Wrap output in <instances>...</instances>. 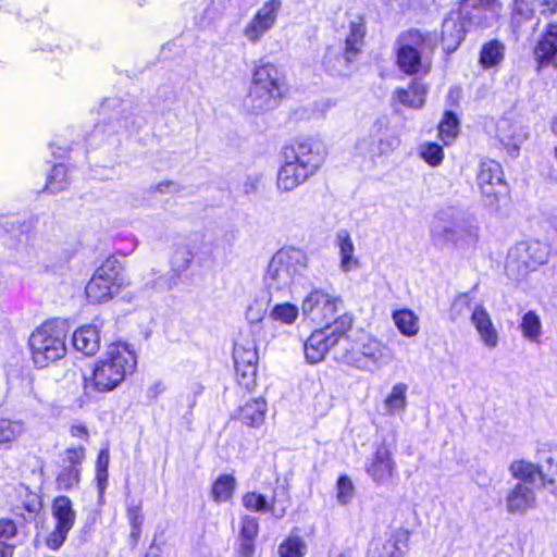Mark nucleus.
Instances as JSON below:
<instances>
[{
  "mask_svg": "<svg viewBox=\"0 0 557 557\" xmlns=\"http://www.w3.org/2000/svg\"><path fill=\"white\" fill-rule=\"evenodd\" d=\"M324 162V151L311 138L295 140L284 149V163L277 172L276 186L288 193L313 176Z\"/></svg>",
  "mask_w": 557,
  "mask_h": 557,
  "instance_id": "obj_1",
  "label": "nucleus"
},
{
  "mask_svg": "<svg viewBox=\"0 0 557 557\" xmlns=\"http://www.w3.org/2000/svg\"><path fill=\"white\" fill-rule=\"evenodd\" d=\"M137 364L136 355L125 343H113L103 356L96 361L91 375L85 377V387L107 393L115 389L134 372Z\"/></svg>",
  "mask_w": 557,
  "mask_h": 557,
  "instance_id": "obj_2",
  "label": "nucleus"
},
{
  "mask_svg": "<svg viewBox=\"0 0 557 557\" xmlns=\"http://www.w3.org/2000/svg\"><path fill=\"white\" fill-rule=\"evenodd\" d=\"M437 46V37L431 33L409 29L398 35L395 41L396 64L407 75L429 72L430 55Z\"/></svg>",
  "mask_w": 557,
  "mask_h": 557,
  "instance_id": "obj_3",
  "label": "nucleus"
},
{
  "mask_svg": "<svg viewBox=\"0 0 557 557\" xmlns=\"http://www.w3.org/2000/svg\"><path fill=\"white\" fill-rule=\"evenodd\" d=\"M285 87L284 75L278 67L264 59L256 62L248 101L256 113L265 112L277 107Z\"/></svg>",
  "mask_w": 557,
  "mask_h": 557,
  "instance_id": "obj_4",
  "label": "nucleus"
},
{
  "mask_svg": "<svg viewBox=\"0 0 557 557\" xmlns=\"http://www.w3.org/2000/svg\"><path fill=\"white\" fill-rule=\"evenodd\" d=\"M308 265L309 257L305 250L293 246L282 247L268 264L264 283L270 290L289 289L305 274Z\"/></svg>",
  "mask_w": 557,
  "mask_h": 557,
  "instance_id": "obj_5",
  "label": "nucleus"
},
{
  "mask_svg": "<svg viewBox=\"0 0 557 557\" xmlns=\"http://www.w3.org/2000/svg\"><path fill=\"white\" fill-rule=\"evenodd\" d=\"M66 334L54 322H47L37 327L29 337L32 358L36 367L46 368L62 359L66 354Z\"/></svg>",
  "mask_w": 557,
  "mask_h": 557,
  "instance_id": "obj_6",
  "label": "nucleus"
},
{
  "mask_svg": "<svg viewBox=\"0 0 557 557\" xmlns=\"http://www.w3.org/2000/svg\"><path fill=\"white\" fill-rule=\"evenodd\" d=\"M431 232L434 239H442L456 245H472L479 238V227L475 220L456 209L441 212Z\"/></svg>",
  "mask_w": 557,
  "mask_h": 557,
  "instance_id": "obj_7",
  "label": "nucleus"
},
{
  "mask_svg": "<svg viewBox=\"0 0 557 557\" xmlns=\"http://www.w3.org/2000/svg\"><path fill=\"white\" fill-rule=\"evenodd\" d=\"M129 284L122 272L120 261L108 257L95 271L92 277L86 285V296L90 302L100 304L112 299L124 287Z\"/></svg>",
  "mask_w": 557,
  "mask_h": 557,
  "instance_id": "obj_8",
  "label": "nucleus"
},
{
  "mask_svg": "<svg viewBox=\"0 0 557 557\" xmlns=\"http://www.w3.org/2000/svg\"><path fill=\"white\" fill-rule=\"evenodd\" d=\"M341 360L348 367L374 373L394 360V351L383 342L369 337L357 347L347 349Z\"/></svg>",
  "mask_w": 557,
  "mask_h": 557,
  "instance_id": "obj_9",
  "label": "nucleus"
},
{
  "mask_svg": "<svg viewBox=\"0 0 557 557\" xmlns=\"http://www.w3.org/2000/svg\"><path fill=\"white\" fill-rule=\"evenodd\" d=\"M400 145V139L394 135L382 121H376L362 134L355 144V153L368 159L373 164L383 161Z\"/></svg>",
  "mask_w": 557,
  "mask_h": 557,
  "instance_id": "obj_10",
  "label": "nucleus"
},
{
  "mask_svg": "<svg viewBox=\"0 0 557 557\" xmlns=\"http://www.w3.org/2000/svg\"><path fill=\"white\" fill-rule=\"evenodd\" d=\"M352 318L341 314L331 325L314 330L304 344L307 362L315 364L324 360L331 348L351 329Z\"/></svg>",
  "mask_w": 557,
  "mask_h": 557,
  "instance_id": "obj_11",
  "label": "nucleus"
},
{
  "mask_svg": "<svg viewBox=\"0 0 557 557\" xmlns=\"http://www.w3.org/2000/svg\"><path fill=\"white\" fill-rule=\"evenodd\" d=\"M549 247L540 240H527L517 244L508 253L506 271L508 275H520L535 270L548 261Z\"/></svg>",
  "mask_w": 557,
  "mask_h": 557,
  "instance_id": "obj_12",
  "label": "nucleus"
},
{
  "mask_svg": "<svg viewBox=\"0 0 557 557\" xmlns=\"http://www.w3.org/2000/svg\"><path fill=\"white\" fill-rule=\"evenodd\" d=\"M342 299L322 288L311 289L302 299L301 313L314 324L327 326L339 315Z\"/></svg>",
  "mask_w": 557,
  "mask_h": 557,
  "instance_id": "obj_13",
  "label": "nucleus"
},
{
  "mask_svg": "<svg viewBox=\"0 0 557 557\" xmlns=\"http://www.w3.org/2000/svg\"><path fill=\"white\" fill-rule=\"evenodd\" d=\"M281 10V0L265 1L243 28V35L248 42L258 44L275 26Z\"/></svg>",
  "mask_w": 557,
  "mask_h": 557,
  "instance_id": "obj_14",
  "label": "nucleus"
},
{
  "mask_svg": "<svg viewBox=\"0 0 557 557\" xmlns=\"http://www.w3.org/2000/svg\"><path fill=\"white\" fill-rule=\"evenodd\" d=\"M235 370L239 380V384L246 388L255 385L257 375L258 351L256 341L238 342L235 344L233 352Z\"/></svg>",
  "mask_w": 557,
  "mask_h": 557,
  "instance_id": "obj_15",
  "label": "nucleus"
},
{
  "mask_svg": "<svg viewBox=\"0 0 557 557\" xmlns=\"http://www.w3.org/2000/svg\"><path fill=\"white\" fill-rule=\"evenodd\" d=\"M476 181L482 195L486 198H497L506 191L502 165L494 160L481 161Z\"/></svg>",
  "mask_w": 557,
  "mask_h": 557,
  "instance_id": "obj_16",
  "label": "nucleus"
},
{
  "mask_svg": "<svg viewBox=\"0 0 557 557\" xmlns=\"http://www.w3.org/2000/svg\"><path fill=\"white\" fill-rule=\"evenodd\" d=\"M496 137L506 152L511 158H516L521 145L528 137V133L519 122L504 117L497 122Z\"/></svg>",
  "mask_w": 557,
  "mask_h": 557,
  "instance_id": "obj_17",
  "label": "nucleus"
},
{
  "mask_svg": "<svg viewBox=\"0 0 557 557\" xmlns=\"http://www.w3.org/2000/svg\"><path fill=\"white\" fill-rule=\"evenodd\" d=\"M534 60L539 67L557 69V24L549 23L533 48Z\"/></svg>",
  "mask_w": 557,
  "mask_h": 557,
  "instance_id": "obj_18",
  "label": "nucleus"
},
{
  "mask_svg": "<svg viewBox=\"0 0 557 557\" xmlns=\"http://www.w3.org/2000/svg\"><path fill=\"white\" fill-rule=\"evenodd\" d=\"M366 471L377 484H384L393 479L396 472V463L391 449L386 445L383 444L376 448L366 466Z\"/></svg>",
  "mask_w": 557,
  "mask_h": 557,
  "instance_id": "obj_19",
  "label": "nucleus"
},
{
  "mask_svg": "<svg viewBox=\"0 0 557 557\" xmlns=\"http://www.w3.org/2000/svg\"><path fill=\"white\" fill-rule=\"evenodd\" d=\"M506 510L511 515H524L537 506L534 488L525 483H517L506 496Z\"/></svg>",
  "mask_w": 557,
  "mask_h": 557,
  "instance_id": "obj_20",
  "label": "nucleus"
},
{
  "mask_svg": "<svg viewBox=\"0 0 557 557\" xmlns=\"http://www.w3.org/2000/svg\"><path fill=\"white\" fill-rule=\"evenodd\" d=\"M471 323L478 332L480 341L488 349L497 347L499 333L495 327L490 313L482 305H476L471 313Z\"/></svg>",
  "mask_w": 557,
  "mask_h": 557,
  "instance_id": "obj_21",
  "label": "nucleus"
},
{
  "mask_svg": "<svg viewBox=\"0 0 557 557\" xmlns=\"http://www.w3.org/2000/svg\"><path fill=\"white\" fill-rule=\"evenodd\" d=\"M468 28L460 10L444 20L442 25V44L447 53L454 52L459 47Z\"/></svg>",
  "mask_w": 557,
  "mask_h": 557,
  "instance_id": "obj_22",
  "label": "nucleus"
},
{
  "mask_svg": "<svg viewBox=\"0 0 557 557\" xmlns=\"http://www.w3.org/2000/svg\"><path fill=\"white\" fill-rule=\"evenodd\" d=\"M459 10L469 28H490L494 26L500 18L503 11L471 3H462Z\"/></svg>",
  "mask_w": 557,
  "mask_h": 557,
  "instance_id": "obj_23",
  "label": "nucleus"
},
{
  "mask_svg": "<svg viewBox=\"0 0 557 557\" xmlns=\"http://www.w3.org/2000/svg\"><path fill=\"white\" fill-rule=\"evenodd\" d=\"M537 460L542 485L557 492V447L543 446L537 450Z\"/></svg>",
  "mask_w": 557,
  "mask_h": 557,
  "instance_id": "obj_24",
  "label": "nucleus"
},
{
  "mask_svg": "<svg viewBox=\"0 0 557 557\" xmlns=\"http://www.w3.org/2000/svg\"><path fill=\"white\" fill-rule=\"evenodd\" d=\"M355 60L356 57L348 54L345 50L341 52L337 49L329 48L323 58V65L332 76L346 77L352 73Z\"/></svg>",
  "mask_w": 557,
  "mask_h": 557,
  "instance_id": "obj_25",
  "label": "nucleus"
},
{
  "mask_svg": "<svg viewBox=\"0 0 557 557\" xmlns=\"http://www.w3.org/2000/svg\"><path fill=\"white\" fill-rule=\"evenodd\" d=\"M72 342L76 350L94 356L100 348V332L96 325H84L74 332Z\"/></svg>",
  "mask_w": 557,
  "mask_h": 557,
  "instance_id": "obj_26",
  "label": "nucleus"
},
{
  "mask_svg": "<svg viewBox=\"0 0 557 557\" xmlns=\"http://www.w3.org/2000/svg\"><path fill=\"white\" fill-rule=\"evenodd\" d=\"M242 503L250 511H269L277 519L283 518L286 511V506L278 504L276 492H274L271 503L263 495L256 492L246 493L243 496Z\"/></svg>",
  "mask_w": 557,
  "mask_h": 557,
  "instance_id": "obj_27",
  "label": "nucleus"
},
{
  "mask_svg": "<svg viewBox=\"0 0 557 557\" xmlns=\"http://www.w3.org/2000/svg\"><path fill=\"white\" fill-rule=\"evenodd\" d=\"M336 245L339 250V269L348 273L359 267V260L355 256V245L350 234L346 230H341L336 234Z\"/></svg>",
  "mask_w": 557,
  "mask_h": 557,
  "instance_id": "obj_28",
  "label": "nucleus"
},
{
  "mask_svg": "<svg viewBox=\"0 0 557 557\" xmlns=\"http://www.w3.org/2000/svg\"><path fill=\"white\" fill-rule=\"evenodd\" d=\"M51 513L55 525L61 529L72 530L75 524L76 513L67 496H58L53 500Z\"/></svg>",
  "mask_w": 557,
  "mask_h": 557,
  "instance_id": "obj_29",
  "label": "nucleus"
},
{
  "mask_svg": "<svg viewBox=\"0 0 557 557\" xmlns=\"http://www.w3.org/2000/svg\"><path fill=\"white\" fill-rule=\"evenodd\" d=\"M267 404L263 399L247 401L240 409L238 419L246 425L258 428L264 422Z\"/></svg>",
  "mask_w": 557,
  "mask_h": 557,
  "instance_id": "obj_30",
  "label": "nucleus"
},
{
  "mask_svg": "<svg viewBox=\"0 0 557 557\" xmlns=\"http://www.w3.org/2000/svg\"><path fill=\"white\" fill-rule=\"evenodd\" d=\"M426 91L422 83L414 81L406 89H397L394 95L401 104L420 109L424 104Z\"/></svg>",
  "mask_w": 557,
  "mask_h": 557,
  "instance_id": "obj_31",
  "label": "nucleus"
},
{
  "mask_svg": "<svg viewBox=\"0 0 557 557\" xmlns=\"http://www.w3.org/2000/svg\"><path fill=\"white\" fill-rule=\"evenodd\" d=\"M364 35L366 22L362 17H358L357 21H352L349 25V34L345 39L344 50L357 58L361 51Z\"/></svg>",
  "mask_w": 557,
  "mask_h": 557,
  "instance_id": "obj_32",
  "label": "nucleus"
},
{
  "mask_svg": "<svg viewBox=\"0 0 557 557\" xmlns=\"http://www.w3.org/2000/svg\"><path fill=\"white\" fill-rule=\"evenodd\" d=\"M393 322L398 331L408 337L419 333V318L409 309H399L393 312Z\"/></svg>",
  "mask_w": 557,
  "mask_h": 557,
  "instance_id": "obj_33",
  "label": "nucleus"
},
{
  "mask_svg": "<svg viewBox=\"0 0 557 557\" xmlns=\"http://www.w3.org/2000/svg\"><path fill=\"white\" fill-rule=\"evenodd\" d=\"M509 471L515 479L519 480L518 483H525L531 486L537 478L541 480L539 463L516 460L511 462Z\"/></svg>",
  "mask_w": 557,
  "mask_h": 557,
  "instance_id": "obj_34",
  "label": "nucleus"
},
{
  "mask_svg": "<svg viewBox=\"0 0 557 557\" xmlns=\"http://www.w3.org/2000/svg\"><path fill=\"white\" fill-rule=\"evenodd\" d=\"M236 480L231 474L220 475L212 484L211 497L215 503H226L234 494Z\"/></svg>",
  "mask_w": 557,
  "mask_h": 557,
  "instance_id": "obj_35",
  "label": "nucleus"
},
{
  "mask_svg": "<svg viewBox=\"0 0 557 557\" xmlns=\"http://www.w3.org/2000/svg\"><path fill=\"white\" fill-rule=\"evenodd\" d=\"M407 385L397 383L392 387L391 393L385 399V410L388 414H396L405 411L407 406Z\"/></svg>",
  "mask_w": 557,
  "mask_h": 557,
  "instance_id": "obj_36",
  "label": "nucleus"
},
{
  "mask_svg": "<svg viewBox=\"0 0 557 557\" xmlns=\"http://www.w3.org/2000/svg\"><path fill=\"white\" fill-rule=\"evenodd\" d=\"M520 331L522 336L532 343H537L542 335V322L535 311H528L521 318Z\"/></svg>",
  "mask_w": 557,
  "mask_h": 557,
  "instance_id": "obj_37",
  "label": "nucleus"
},
{
  "mask_svg": "<svg viewBox=\"0 0 557 557\" xmlns=\"http://www.w3.org/2000/svg\"><path fill=\"white\" fill-rule=\"evenodd\" d=\"M307 553L305 540L297 534L290 533L277 548L280 557H304Z\"/></svg>",
  "mask_w": 557,
  "mask_h": 557,
  "instance_id": "obj_38",
  "label": "nucleus"
},
{
  "mask_svg": "<svg viewBox=\"0 0 557 557\" xmlns=\"http://www.w3.org/2000/svg\"><path fill=\"white\" fill-rule=\"evenodd\" d=\"M194 258L195 252L190 245L183 244L177 246L171 259L172 271L176 274L187 271L190 268Z\"/></svg>",
  "mask_w": 557,
  "mask_h": 557,
  "instance_id": "obj_39",
  "label": "nucleus"
},
{
  "mask_svg": "<svg viewBox=\"0 0 557 557\" xmlns=\"http://www.w3.org/2000/svg\"><path fill=\"white\" fill-rule=\"evenodd\" d=\"M505 46L498 40H492L483 46L480 62L484 67L499 64L504 59Z\"/></svg>",
  "mask_w": 557,
  "mask_h": 557,
  "instance_id": "obj_40",
  "label": "nucleus"
},
{
  "mask_svg": "<svg viewBox=\"0 0 557 557\" xmlns=\"http://www.w3.org/2000/svg\"><path fill=\"white\" fill-rule=\"evenodd\" d=\"M24 430L21 421L0 419V445H10L24 433Z\"/></svg>",
  "mask_w": 557,
  "mask_h": 557,
  "instance_id": "obj_41",
  "label": "nucleus"
},
{
  "mask_svg": "<svg viewBox=\"0 0 557 557\" xmlns=\"http://www.w3.org/2000/svg\"><path fill=\"white\" fill-rule=\"evenodd\" d=\"M299 315V308L290 302L275 305L270 311V318L284 324H293Z\"/></svg>",
  "mask_w": 557,
  "mask_h": 557,
  "instance_id": "obj_42",
  "label": "nucleus"
},
{
  "mask_svg": "<svg viewBox=\"0 0 557 557\" xmlns=\"http://www.w3.org/2000/svg\"><path fill=\"white\" fill-rule=\"evenodd\" d=\"M69 186L67 169L64 164H57L53 166L49 175L46 189L51 194L60 193Z\"/></svg>",
  "mask_w": 557,
  "mask_h": 557,
  "instance_id": "obj_43",
  "label": "nucleus"
},
{
  "mask_svg": "<svg viewBox=\"0 0 557 557\" xmlns=\"http://www.w3.org/2000/svg\"><path fill=\"white\" fill-rule=\"evenodd\" d=\"M418 152L420 158L433 168L438 166L444 159V150L442 146L436 143H422L418 148Z\"/></svg>",
  "mask_w": 557,
  "mask_h": 557,
  "instance_id": "obj_44",
  "label": "nucleus"
},
{
  "mask_svg": "<svg viewBox=\"0 0 557 557\" xmlns=\"http://www.w3.org/2000/svg\"><path fill=\"white\" fill-rule=\"evenodd\" d=\"M459 122L457 116L451 112H446L438 125V134L441 140L445 145H449L458 135Z\"/></svg>",
  "mask_w": 557,
  "mask_h": 557,
  "instance_id": "obj_45",
  "label": "nucleus"
},
{
  "mask_svg": "<svg viewBox=\"0 0 557 557\" xmlns=\"http://www.w3.org/2000/svg\"><path fill=\"white\" fill-rule=\"evenodd\" d=\"M541 0H515L512 10V22L519 24L522 21L531 20L535 8L540 7Z\"/></svg>",
  "mask_w": 557,
  "mask_h": 557,
  "instance_id": "obj_46",
  "label": "nucleus"
},
{
  "mask_svg": "<svg viewBox=\"0 0 557 557\" xmlns=\"http://www.w3.org/2000/svg\"><path fill=\"white\" fill-rule=\"evenodd\" d=\"M81 470L76 466L64 467L57 478V487L60 491H70L79 483Z\"/></svg>",
  "mask_w": 557,
  "mask_h": 557,
  "instance_id": "obj_47",
  "label": "nucleus"
},
{
  "mask_svg": "<svg viewBox=\"0 0 557 557\" xmlns=\"http://www.w3.org/2000/svg\"><path fill=\"white\" fill-rule=\"evenodd\" d=\"M126 516L132 528L131 536L134 540H137L140 535L141 525L144 522V516L141 513V503L139 502L128 504Z\"/></svg>",
  "mask_w": 557,
  "mask_h": 557,
  "instance_id": "obj_48",
  "label": "nucleus"
},
{
  "mask_svg": "<svg viewBox=\"0 0 557 557\" xmlns=\"http://www.w3.org/2000/svg\"><path fill=\"white\" fill-rule=\"evenodd\" d=\"M354 497V485L350 479L343 475L336 484V499L341 505H347Z\"/></svg>",
  "mask_w": 557,
  "mask_h": 557,
  "instance_id": "obj_49",
  "label": "nucleus"
},
{
  "mask_svg": "<svg viewBox=\"0 0 557 557\" xmlns=\"http://www.w3.org/2000/svg\"><path fill=\"white\" fill-rule=\"evenodd\" d=\"M264 318V310L259 304L250 305L246 311V319L250 324V332L255 335L260 332L259 323Z\"/></svg>",
  "mask_w": 557,
  "mask_h": 557,
  "instance_id": "obj_50",
  "label": "nucleus"
},
{
  "mask_svg": "<svg viewBox=\"0 0 557 557\" xmlns=\"http://www.w3.org/2000/svg\"><path fill=\"white\" fill-rule=\"evenodd\" d=\"M69 532L70 530L61 529L54 524L53 531H51L46 539L47 546L54 550L59 549L65 542Z\"/></svg>",
  "mask_w": 557,
  "mask_h": 557,
  "instance_id": "obj_51",
  "label": "nucleus"
},
{
  "mask_svg": "<svg viewBox=\"0 0 557 557\" xmlns=\"http://www.w3.org/2000/svg\"><path fill=\"white\" fill-rule=\"evenodd\" d=\"M259 524L258 520L251 516H245L242 519L240 539L255 540L258 535Z\"/></svg>",
  "mask_w": 557,
  "mask_h": 557,
  "instance_id": "obj_52",
  "label": "nucleus"
},
{
  "mask_svg": "<svg viewBox=\"0 0 557 557\" xmlns=\"http://www.w3.org/2000/svg\"><path fill=\"white\" fill-rule=\"evenodd\" d=\"M16 534V525L12 520L2 519L0 520V545L12 546L8 543L9 540L14 537Z\"/></svg>",
  "mask_w": 557,
  "mask_h": 557,
  "instance_id": "obj_53",
  "label": "nucleus"
},
{
  "mask_svg": "<svg viewBox=\"0 0 557 557\" xmlns=\"http://www.w3.org/2000/svg\"><path fill=\"white\" fill-rule=\"evenodd\" d=\"M85 458V448L84 447H75L69 448L65 453V461L69 462V466L78 467L81 462Z\"/></svg>",
  "mask_w": 557,
  "mask_h": 557,
  "instance_id": "obj_54",
  "label": "nucleus"
},
{
  "mask_svg": "<svg viewBox=\"0 0 557 557\" xmlns=\"http://www.w3.org/2000/svg\"><path fill=\"white\" fill-rule=\"evenodd\" d=\"M540 13L544 16L557 15V0H541Z\"/></svg>",
  "mask_w": 557,
  "mask_h": 557,
  "instance_id": "obj_55",
  "label": "nucleus"
},
{
  "mask_svg": "<svg viewBox=\"0 0 557 557\" xmlns=\"http://www.w3.org/2000/svg\"><path fill=\"white\" fill-rule=\"evenodd\" d=\"M255 552V540L240 539V555L242 557H252Z\"/></svg>",
  "mask_w": 557,
  "mask_h": 557,
  "instance_id": "obj_56",
  "label": "nucleus"
},
{
  "mask_svg": "<svg viewBox=\"0 0 557 557\" xmlns=\"http://www.w3.org/2000/svg\"><path fill=\"white\" fill-rule=\"evenodd\" d=\"M146 287L154 290H164L170 288V285L166 283L163 276H158L152 281L146 283Z\"/></svg>",
  "mask_w": 557,
  "mask_h": 557,
  "instance_id": "obj_57",
  "label": "nucleus"
},
{
  "mask_svg": "<svg viewBox=\"0 0 557 557\" xmlns=\"http://www.w3.org/2000/svg\"><path fill=\"white\" fill-rule=\"evenodd\" d=\"M156 190L161 194L177 193L180 187L177 184L171 181L161 182L156 186Z\"/></svg>",
  "mask_w": 557,
  "mask_h": 557,
  "instance_id": "obj_58",
  "label": "nucleus"
},
{
  "mask_svg": "<svg viewBox=\"0 0 557 557\" xmlns=\"http://www.w3.org/2000/svg\"><path fill=\"white\" fill-rule=\"evenodd\" d=\"M463 3H471V4L482 5L485 8L503 10V5L499 2V0H467Z\"/></svg>",
  "mask_w": 557,
  "mask_h": 557,
  "instance_id": "obj_59",
  "label": "nucleus"
},
{
  "mask_svg": "<svg viewBox=\"0 0 557 557\" xmlns=\"http://www.w3.org/2000/svg\"><path fill=\"white\" fill-rule=\"evenodd\" d=\"M71 434L72 436L74 437H79V438H83L85 441L88 440V430L85 425L83 424H74L71 426Z\"/></svg>",
  "mask_w": 557,
  "mask_h": 557,
  "instance_id": "obj_60",
  "label": "nucleus"
},
{
  "mask_svg": "<svg viewBox=\"0 0 557 557\" xmlns=\"http://www.w3.org/2000/svg\"><path fill=\"white\" fill-rule=\"evenodd\" d=\"M109 465V453L107 450H101L98 460H97V469H103L104 478L108 476L107 470Z\"/></svg>",
  "mask_w": 557,
  "mask_h": 557,
  "instance_id": "obj_61",
  "label": "nucleus"
},
{
  "mask_svg": "<svg viewBox=\"0 0 557 557\" xmlns=\"http://www.w3.org/2000/svg\"><path fill=\"white\" fill-rule=\"evenodd\" d=\"M164 387L162 383L158 382L148 388V396L150 398H157L159 394L163 392Z\"/></svg>",
  "mask_w": 557,
  "mask_h": 557,
  "instance_id": "obj_62",
  "label": "nucleus"
},
{
  "mask_svg": "<svg viewBox=\"0 0 557 557\" xmlns=\"http://www.w3.org/2000/svg\"><path fill=\"white\" fill-rule=\"evenodd\" d=\"M14 546H1L0 545V557H12L14 554Z\"/></svg>",
  "mask_w": 557,
  "mask_h": 557,
  "instance_id": "obj_63",
  "label": "nucleus"
},
{
  "mask_svg": "<svg viewBox=\"0 0 557 557\" xmlns=\"http://www.w3.org/2000/svg\"><path fill=\"white\" fill-rule=\"evenodd\" d=\"M387 557H405V552L395 544Z\"/></svg>",
  "mask_w": 557,
  "mask_h": 557,
  "instance_id": "obj_64",
  "label": "nucleus"
}]
</instances>
